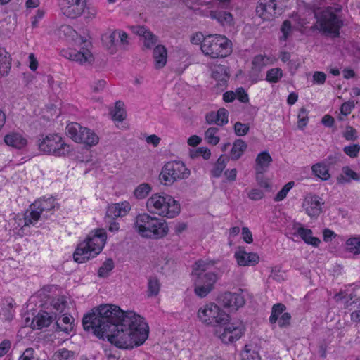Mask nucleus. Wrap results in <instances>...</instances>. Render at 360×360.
<instances>
[{
    "label": "nucleus",
    "instance_id": "obj_35",
    "mask_svg": "<svg viewBox=\"0 0 360 360\" xmlns=\"http://www.w3.org/2000/svg\"><path fill=\"white\" fill-rule=\"evenodd\" d=\"M148 296L155 297L157 296L160 292V283L156 276H151L148 279Z\"/></svg>",
    "mask_w": 360,
    "mask_h": 360
},
{
    "label": "nucleus",
    "instance_id": "obj_63",
    "mask_svg": "<svg viewBox=\"0 0 360 360\" xmlns=\"http://www.w3.org/2000/svg\"><path fill=\"white\" fill-rule=\"evenodd\" d=\"M264 195L263 191L258 188H253L248 193L249 198L252 200H259L262 199Z\"/></svg>",
    "mask_w": 360,
    "mask_h": 360
},
{
    "label": "nucleus",
    "instance_id": "obj_62",
    "mask_svg": "<svg viewBox=\"0 0 360 360\" xmlns=\"http://www.w3.org/2000/svg\"><path fill=\"white\" fill-rule=\"evenodd\" d=\"M326 79V75L320 71H316L314 73L313 75V82L314 83L323 84L325 83Z\"/></svg>",
    "mask_w": 360,
    "mask_h": 360
},
{
    "label": "nucleus",
    "instance_id": "obj_59",
    "mask_svg": "<svg viewBox=\"0 0 360 360\" xmlns=\"http://www.w3.org/2000/svg\"><path fill=\"white\" fill-rule=\"evenodd\" d=\"M106 86L105 79H98L91 84V89L94 93H98L104 89Z\"/></svg>",
    "mask_w": 360,
    "mask_h": 360
},
{
    "label": "nucleus",
    "instance_id": "obj_56",
    "mask_svg": "<svg viewBox=\"0 0 360 360\" xmlns=\"http://www.w3.org/2000/svg\"><path fill=\"white\" fill-rule=\"evenodd\" d=\"M344 174L349 177L348 179L345 180L346 182H349L350 179H353L356 181H360V174L353 171L349 167L346 166L342 168Z\"/></svg>",
    "mask_w": 360,
    "mask_h": 360
},
{
    "label": "nucleus",
    "instance_id": "obj_15",
    "mask_svg": "<svg viewBox=\"0 0 360 360\" xmlns=\"http://www.w3.org/2000/svg\"><path fill=\"white\" fill-rule=\"evenodd\" d=\"M277 4L271 0H259L256 7V14L264 21L273 20L277 15Z\"/></svg>",
    "mask_w": 360,
    "mask_h": 360
},
{
    "label": "nucleus",
    "instance_id": "obj_64",
    "mask_svg": "<svg viewBox=\"0 0 360 360\" xmlns=\"http://www.w3.org/2000/svg\"><path fill=\"white\" fill-rule=\"evenodd\" d=\"M11 341L8 340H3L0 344V357L6 354L11 348Z\"/></svg>",
    "mask_w": 360,
    "mask_h": 360
},
{
    "label": "nucleus",
    "instance_id": "obj_54",
    "mask_svg": "<svg viewBox=\"0 0 360 360\" xmlns=\"http://www.w3.org/2000/svg\"><path fill=\"white\" fill-rule=\"evenodd\" d=\"M144 38V46L147 49H151L158 42V37L153 34L150 31L147 32Z\"/></svg>",
    "mask_w": 360,
    "mask_h": 360
},
{
    "label": "nucleus",
    "instance_id": "obj_31",
    "mask_svg": "<svg viewBox=\"0 0 360 360\" xmlns=\"http://www.w3.org/2000/svg\"><path fill=\"white\" fill-rule=\"evenodd\" d=\"M345 250L354 255L360 254V236L349 238L345 242Z\"/></svg>",
    "mask_w": 360,
    "mask_h": 360
},
{
    "label": "nucleus",
    "instance_id": "obj_26",
    "mask_svg": "<svg viewBox=\"0 0 360 360\" xmlns=\"http://www.w3.org/2000/svg\"><path fill=\"white\" fill-rule=\"evenodd\" d=\"M248 148L247 143L242 139H236L232 146L229 160H237L243 155Z\"/></svg>",
    "mask_w": 360,
    "mask_h": 360
},
{
    "label": "nucleus",
    "instance_id": "obj_47",
    "mask_svg": "<svg viewBox=\"0 0 360 360\" xmlns=\"http://www.w3.org/2000/svg\"><path fill=\"white\" fill-rule=\"evenodd\" d=\"M294 184V181L287 183L274 197V201L279 202L283 200L286 197L289 191L293 187Z\"/></svg>",
    "mask_w": 360,
    "mask_h": 360
},
{
    "label": "nucleus",
    "instance_id": "obj_57",
    "mask_svg": "<svg viewBox=\"0 0 360 360\" xmlns=\"http://www.w3.org/2000/svg\"><path fill=\"white\" fill-rule=\"evenodd\" d=\"M291 320V315L290 313H283L278 319V326L281 328H285L290 326Z\"/></svg>",
    "mask_w": 360,
    "mask_h": 360
},
{
    "label": "nucleus",
    "instance_id": "obj_51",
    "mask_svg": "<svg viewBox=\"0 0 360 360\" xmlns=\"http://www.w3.org/2000/svg\"><path fill=\"white\" fill-rule=\"evenodd\" d=\"M343 151L350 158H356L360 151V146L359 144L346 146L344 147Z\"/></svg>",
    "mask_w": 360,
    "mask_h": 360
},
{
    "label": "nucleus",
    "instance_id": "obj_14",
    "mask_svg": "<svg viewBox=\"0 0 360 360\" xmlns=\"http://www.w3.org/2000/svg\"><path fill=\"white\" fill-rule=\"evenodd\" d=\"M224 328L223 332L220 333L219 337L222 342L225 344L232 343L239 340L244 334L245 328L240 323L236 326L234 323H227Z\"/></svg>",
    "mask_w": 360,
    "mask_h": 360
},
{
    "label": "nucleus",
    "instance_id": "obj_29",
    "mask_svg": "<svg viewBox=\"0 0 360 360\" xmlns=\"http://www.w3.org/2000/svg\"><path fill=\"white\" fill-rule=\"evenodd\" d=\"M229 161V155H221L211 170L212 176L214 178L220 177Z\"/></svg>",
    "mask_w": 360,
    "mask_h": 360
},
{
    "label": "nucleus",
    "instance_id": "obj_22",
    "mask_svg": "<svg viewBox=\"0 0 360 360\" xmlns=\"http://www.w3.org/2000/svg\"><path fill=\"white\" fill-rule=\"evenodd\" d=\"M153 58L155 69H162L166 65L167 51L163 45H158L154 48Z\"/></svg>",
    "mask_w": 360,
    "mask_h": 360
},
{
    "label": "nucleus",
    "instance_id": "obj_44",
    "mask_svg": "<svg viewBox=\"0 0 360 360\" xmlns=\"http://www.w3.org/2000/svg\"><path fill=\"white\" fill-rule=\"evenodd\" d=\"M114 268L113 260L110 258L107 259L102 266L98 269V276L101 278L108 276L109 272Z\"/></svg>",
    "mask_w": 360,
    "mask_h": 360
},
{
    "label": "nucleus",
    "instance_id": "obj_38",
    "mask_svg": "<svg viewBox=\"0 0 360 360\" xmlns=\"http://www.w3.org/2000/svg\"><path fill=\"white\" fill-rule=\"evenodd\" d=\"M285 309V305L282 303H277L274 304L271 309V314L269 317L270 323H275L280 318L279 316L283 314Z\"/></svg>",
    "mask_w": 360,
    "mask_h": 360
},
{
    "label": "nucleus",
    "instance_id": "obj_6",
    "mask_svg": "<svg viewBox=\"0 0 360 360\" xmlns=\"http://www.w3.org/2000/svg\"><path fill=\"white\" fill-rule=\"evenodd\" d=\"M56 209H58V204L53 197L34 201L25 214V226L34 225L39 219H49Z\"/></svg>",
    "mask_w": 360,
    "mask_h": 360
},
{
    "label": "nucleus",
    "instance_id": "obj_41",
    "mask_svg": "<svg viewBox=\"0 0 360 360\" xmlns=\"http://www.w3.org/2000/svg\"><path fill=\"white\" fill-rule=\"evenodd\" d=\"M151 189L152 188L149 184L143 183L136 188L134 195L138 199H143L149 194Z\"/></svg>",
    "mask_w": 360,
    "mask_h": 360
},
{
    "label": "nucleus",
    "instance_id": "obj_3",
    "mask_svg": "<svg viewBox=\"0 0 360 360\" xmlns=\"http://www.w3.org/2000/svg\"><path fill=\"white\" fill-rule=\"evenodd\" d=\"M106 238L104 229L91 231L86 239L77 246L73 254L74 260L77 263H83L95 257L103 250Z\"/></svg>",
    "mask_w": 360,
    "mask_h": 360
},
{
    "label": "nucleus",
    "instance_id": "obj_25",
    "mask_svg": "<svg viewBox=\"0 0 360 360\" xmlns=\"http://www.w3.org/2000/svg\"><path fill=\"white\" fill-rule=\"evenodd\" d=\"M297 233L304 243L308 245L318 247L321 243V240L319 238L312 236V231L309 229L301 226L297 229Z\"/></svg>",
    "mask_w": 360,
    "mask_h": 360
},
{
    "label": "nucleus",
    "instance_id": "obj_24",
    "mask_svg": "<svg viewBox=\"0 0 360 360\" xmlns=\"http://www.w3.org/2000/svg\"><path fill=\"white\" fill-rule=\"evenodd\" d=\"M82 136H77V143H84L88 146H96L99 141L98 136L92 130L83 127Z\"/></svg>",
    "mask_w": 360,
    "mask_h": 360
},
{
    "label": "nucleus",
    "instance_id": "obj_21",
    "mask_svg": "<svg viewBox=\"0 0 360 360\" xmlns=\"http://www.w3.org/2000/svg\"><path fill=\"white\" fill-rule=\"evenodd\" d=\"M5 143L16 149H22L27 144V139L20 134L13 132L4 136Z\"/></svg>",
    "mask_w": 360,
    "mask_h": 360
},
{
    "label": "nucleus",
    "instance_id": "obj_45",
    "mask_svg": "<svg viewBox=\"0 0 360 360\" xmlns=\"http://www.w3.org/2000/svg\"><path fill=\"white\" fill-rule=\"evenodd\" d=\"M297 127L298 129L303 130L304 128L307 125L309 121L308 111L304 107H302L297 115Z\"/></svg>",
    "mask_w": 360,
    "mask_h": 360
},
{
    "label": "nucleus",
    "instance_id": "obj_58",
    "mask_svg": "<svg viewBox=\"0 0 360 360\" xmlns=\"http://www.w3.org/2000/svg\"><path fill=\"white\" fill-rule=\"evenodd\" d=\"M236 98H237L241 103H247L249 101V97L247 92L243 87L236 89Z\"/></svg>",
    "mask_w": 360,
    "mask_h": 360
},
{
    "label": "nucleus",
    "instance_id": "obj_27",
    "mask_svg": "<svg viewBox=\"0 0 360 360\" xmlns=\"http://www.w3.org/2000/svg\"><path fill=\"white\" fill-rule=\"evenodd\" d=\"M11 68V58L4 49H0V76L8 74Z\"/></svg>",
    "mask_w": 360,
    "mask_h": 360
},
{
    "label": "nucleus",
    "instance_id": "obj_46",
    "mask_svg": "<svg viewBox=\"0 0 360 360\" xmlns=\"http://www.w3.org/2000/svg\"><path fill=\"white\" fill-rule=\"evenodd\" d=\"M218 126H224L228 123L229 112L224 108H219L216 112Z\"/></svg>",
    "mask_w": 360,
    "mask_h": 360
},
{
    "label": "nucleus",
    "instance_id": "obj_39",
    "mask_svg": "<svg viewBox=\"0 0 360 360\" xmlns=\"http://www.w3.org/2000/svg\"><path fill=\"white\" fill-rule=\"evenodd\" d=\"M124 103L118 101L115 103V109L112 112V119L115 121L122 122L126 117V112L123 108Z\"/></svg>",
    "mask_w": 360,
    "mask_h": 360
},
{
    "label": "nucleus",
    "instance_id": "obj_49",
    "mask_svg": "<svg viewBox=\"0 0 360 360\" xmlns=\"http://www.w3.org/2000/svg\"><path fill=\"white\" fill-rule=\"evenodd\" d=\"M67 300L64 296L58 297L56 299H54L52 302V304L53 308L58 312H63L66 306H67Z\"/></svg>",
    "mask_w": 360,
    "mask_h": 360
},
{
    "label": "nucleus",
    "instance_id": "obj_55",
    "mask_svg": "<svg viewBox=\"0 0 360 360\" xmlns=\"http://www.w3.org/2000/svg\"><path fill=\"white\" fill-rule=\"evenodd\" d=\"M343 137L347 141H355L358 138L357 131L353 127L347 125L343 133Z\"/></svg>",
    "mask_w": 360,
    "mask_h": 360
},
{
    "label": "nucleus",
    "instance_id": "obj_53",
    "mask_svg": "<svg viewBox=\"0 0 360 360\" xmlns=\"http://www.w3.org/2000/svg\"><path fill=\"white\" fill-rule=\"evenodd\" d=\"M341 156L342 154L340 153H335L334 154L328 155L323 162L330 169L340 161Z\"/></svg>",
    "mask_w": 360,
    "mask_h": 360
},
{
    "label": "nucleus",
    "instance_id": "obj_37",
    "mask_svg": "<svg viewBox=\"0 0 360 360\" xmlns=\"http://www.w3.org/2000/svg\"><path fill=\"white\" fill-rule=\"evenodd\" d=\"M214 264L215 262L213 260H198L195 262L192 274H198L201 271L208 272L209 267L214 266Z\"/></svg>",
    "mask_w": 360,
    "mask_h": 360
},
{
    "label": "nucleus",
    "instance_id": "obj_16",
    "mask_svg": "<svg viewBox=\"0 0 360 360\" xmlns=\"http://www.w3.org/2000/svg\"><path fill=\"white\" fill-rule=\"evenodd\" d=\"M219 301L226 308L237 310L245 304V299L242 294L225 292L219 297Z\"/></svg>",
    "mask_w": 360,
    "mask_h": 360
},
{
    "label": "nucleus",
    "instance_id": "obj_18",
    "mask_svg": "<svg viewBox=\"0 0 360 360\" xmlns=\"http://www.w3.org/2000/svg\"><path fill=\"white\" fill-rule=\"evenodd\" d=\"M130 210V205L127 202L115 203L108 207L105 219L115 220L119 217H123Z\"/></svg>",
    "mask_w": 360,
    "mask_h": 360
},
{
    "label": "nucleus",
    "instance_id": "obj_33",
    "mask_svg": "<svg viewBox=\"0 0 360 360\" xmlns=\"http://www.w3.org/2000/svg\"><path fill=\"white\" fill-rule=\"evenodd\" d=\"M242 360H261L260 356L256 347L251 345H246L241 353Z\"/></svg>",
    "mask_w": 360,
    "mask_h": 360
},
{
    "label": "nucleus",
    "instance_id": "obj_34",
    "mask_svg": "<svg viewBox=\"0 0 360 360\" xmlns=\"http://www.w3.org/2000/svg\"><path fill=\"white\" fill-rule=\"evenodd\" d=\"M257 167L259 171H262L264 167H268L272 162V158L267 151L261 152L256 158Z\"/></svg>",
    "mask_w": 360,
    "mask_h": 360
},
{
    "label": "nucleus",
    "instance_id": "obj_43",
    "mask_svg": "<svg viewBox=\"0 0 360 360\" xmlns=\"http://www.w3.org/2000/svg\"><path fill=\"white\" fill-rule=\"evenodd\" d=\"M117 30L113 31L108 37L106 46L110 50L111 53H114L117 51V46H119V39H117Z\"/></svg>",
    "mask_w": 360,
    "mask_h": 360
},
{
    "label": "nucleus",
    "instance_id": "obj_28",
    "mask_svg": "<svg viewBox=\"0 0 360 360\" xmlns=\"http://www.w3.org/2000/svg\"><path fill=\"white\" fill-rule=\"evenodd\" d=\"M212 77L219 82L218 85L221 86H224L229 78L226 68L222 65H217L213 69Z\"/></svg>",
    "mask_w": 360,
    "mask_h": 360
},
{
    "label": "nucleus",
    "instance_id": "obj_9",
    "mask_svg": "<svg viewBox=\"0 0 360 360\" xmlns=\"http://www.w3.org/2000/svg\"><path fill=\"white\" fill-rule=\"evenodd\" d=\"M191 175V171L181 161H169L162 168L159 179L165 186H171L175 181L186 179Z\"/></svg>",
    "mask_w": 360,
    "mask_h": 360
},
{
    "label": "nucleus",
    "instance_id": "obj_7",
    "mask_svg": "<svg viewBox=\"0 0 360 360\" xmlns=\"http://www.w3.org/2000/svg\"><path fill=\"white\" fill-rule=\"evenodd\" d=\"M231 41L224 35L205 37L201 43L202 53L212 58H224L232 52Z\"/></svg>",
    "mask_w": 360,
    "mask_h": 360
},
{
    "label": "nucleus",
    "instance_id": "obj_20",
    "mask_svg": "<svg viewBox=\"0 0 360 360\" xmlns=\"http://www.w3.org/2000/svg\"><path fill=\"white\" fill-rule=\"evenodd\" d=\"M74 321L75 319L72 316H69L66 314L63 315L56 320L54 324L55 332L62 331L66 334H70L74 328Z\"/></svg>",
    "mask_w": 360,
    "mask_h": 360
},
{
    "label": "nucleus",
    "instance_id": "obj_17",
    "mask_svg": "<svg viewBox=\"0 0 360 360\" xmlns=\"http://www.w3.org/2000/svg\"><path fill=\"white\" fill-rule=\"evenodd\" d=\"M237 263L240 266H255L258 264L259 257L257 253L247 252L244 248L239 247L234 254Z\"/></svg>",
    "mask_w": 360,
    "mask_h": 360
},
{
    "label": "nucleus",
    "instance_id": "obj_11",
    "mask_svg": "<svg viewBox=\"0 0 360 360\" xmlns=\"http://www.w3.org/2000/svg\"><path fill=\"white\" fill-rule=\"evenodd\" d=\"M194 278V292L200 297H205L214 289V285L218 280V276L214 272L201 271L192 274Z\"/></svg>",
    "mask_w": 360,
    "mask_h": 360
},
{
    "label": "nucleus",
    "instance_id": "obj_10",
    "mask_svg": "<svg viewBox=\"0 0 360 360\" xmlns=\"http://www.w3.org/2000/svg\"><path fill=\"white\" fill-rule=\"evenodd\" d=\"M38 146L40 151L56 157L65 156L70 151V146L57 134L46 135Z\"/></svg>",
    "mask_w": 360,
    "mask_h": 360
},
{
    "label": "nucleus",
    "instance_id": "obj_23",
    "mask_svg": "<svg viewBox=\"0 0 360 360\" xmlns=\"http://www.w3.org/2000/svg\"><path fill=\"white\" fill-rule=\"evenodd\" d=\"M13 299H4L0 302V319L10 321L13 319V308L14 306Z\"/></svg>",
    "mask_w": 360,
    "mask_h": 360
},
{
    "label": "nucleus",
    "instance_id": "obj_36",
    "mask_svg": "<svg viewBox=\"0 0 360 360\" xmlns=\"http://www.w3.org/2000/svg\"><path fill=\"white\" fill-rule=\"evenodd\" d=\"M62 11L67 17L70 18H76L83 13L84 10L82 9L81 6H75L70 4L68 6L63 7L62 8Z\"/></svg>",
    "mask_w": 360,
    "mask_h": 360
},
{
    "label": "nucleus",
    "instance_id": "obj_30",
    "mask_svg": "<svg viewBox=\"0 0 360 360\" xmlns=\"http://www.w3.org/2000/svg\"><path fill=\"white\" fill-rule=\"evenodd\" d=\"M329 169H330L323 161L311 167V170L314 175L323 181H326L330 178Z\"/></svg>",
    "mask_w": 360,
    "mask_h": 360
},
{
    "label": "nucleus",
    "instance_id": "obj_19",
    "mask_svg": "<svg viewBox=\"0 0 360 360\" xmlns=\"http://www.w3.org/2000/svg\"><path fill=\"white\" fill-rule=\"evenodd\" d=\"M56 319V314H51L46 311H39L32 319L31 326L33 329L40 330L48 327Z\"/></svg>",
    "mask_w": 360,
    "mask_h": 360
},
{
    "label": "nucleus",
    "instance_id": "obj_60",
    "mask_svg": "<svg viewBox=\"0 0 360 360\" xmlns=\"http://www.w3.org/2000/svg\"><path fill=\"white\" fill-rule=\"evenodd\" d=\"M354 108L353 102H345L340 107V112L344 116H347L351 113L352 109Z\"/></svg>",
    "mask_w": 360,
    "mask_h": 360
},
{
    "label": "nucleus",
    "instance_id": "obj_2",
    "mask_svg": "<svg viewBox=\"0 0 360 360\" xmlns=\"http://www.w3.org/2000/svg\"><path fill=\"white\" fill-rule=\"evenodd\" d=\"M134 228L141 237L151 239L162 238L169 232L168 224L165 219L152 217L147 213L136 216Z\"/></svg>",
    "mask_w": 360,
    "mask_h": 360
},
{
    "label": "nucleus",
    "instance_id": "obj_8",
    "mask_svg": "<svg viewBox=\"0 0 360 360\" xmlns=\"http://www.w3.org/2000/svg\"><path fill=\"white\" fill-rule=\"evenodd\" d=\"M198 318L204 324L214 327L224 326L230 321V316L214 302L206 304L198 309Z\"/></svg>",
    "mask_w": 360,
    "mask_h": 360
},
{
    "label": "nucleus",
    "instance_id": "obj_61",
    "mask_svg": "<svg viewBox=\"0 0 360 360\" xmlns=\"http://www.w3.org/2000/svg\"><path fill=\"white\" fill-rule=\"evenodd\" d=\"M252 64L254 68L260 70L261 68L265 65L264 57L262 55H257L254 57Z\"/></svg>",
    "mask_w": 360,
    "mask_h": 360
},
{
    "label": "nucleus",
    "instance_id": "obj_32",
    "mask_svg": "<svg viewBox=\"0 0 360 360\" xmlns=\"http://www.w3.org/2000/svg\"><path fill=\"white\" fill-rule=\"evenodd\" d=\"M83 127L77 122H72L68 124L66 127L67 134L75 142L77 143V136H82Z\"/></svg>",
    "mask_w": 360,
    "mask_h": 360
},
{
    "label": "nucleus",
    "instance_id": "obj_52",
    "mask_svg": "<svg viewBox=\"0 0 360 360\" xmlns=\"http://www.w3.org/2000/svg\"><path fill=\"white\" fill-rule=\"evenodd\" d=\"M192 158L202 156L205 160H208L211 156L210 150L207 147H199L195 152L191 154Z\"/></svg>",
    "mask_w": 360,
    "mask_h": 360
},
{
    "label": "nucleus",
    "instance_id": "obj_48",
    "mask_svg": "<svg viewBox=\"0 0 360 360\" xmlns=\"http://www.w3.org/2000/svg\"><path fill=\"white\" fill-rule=\"evenodd\" d=\"M234 132L238 136L246 135L250 131L248 124H243L240 122H236L234 124Z\"/></svg>",
    "mask_w": 360,
    "mask_h": 360
},
{
    "label": "nucleus",
    "instance_id": "obj_4",
    "mask_svg": "<svg viewBox=\"0 0 360 360\" xmlns=\"http://www.w3.org/2000/svg\"><path fill=\"white\" fill-rule=\"evenodd\" d=\"M148 212L167 218H174L181 210L180 204L165 193L153 194L146 202Z\"/></svg>",
    "mask_w": 360,
    "mask_h": 360
},
{
    "label": "nucleus",
    "instance_id": "obj_50",
    "mask_svg": "<svg viewBox=\"0 0 360 360\" xmlns=\"http://www.w3.org/2000/svg\"><path fill=\"white\" fill-rule=\"evenodd\" d=\"M257 171V176H256V180L258 183V184L262 187L267 191L271 190V185L269 183V181L264 178L263 175V171H259L258 168H256Z\"/></svg>",
    "mask_w": 360,
    "mask_h": 360
},
{
    "label": "nucleus",
    "instance_id": "obj_5",
    "mask_svg": "<svg viewBox=\"0 0 360 360\" xmlns=\"http://www.w3.org/2000/svg\"><path fill=\"white\" fill-rule=\"evenodd\" d=\"M316 24L313 27L321 31L324 35L332 38L339 37L340 30L343 21L334 13L332 7L314 11Z\"/></svg>",
    "mask_w": 360,
    "mask_h": 360
},
{
    "label": "nucleus",
    "instance_id": "obj_12",
    "mask_svg": "<svg viewBox=\"0 0 360 360\" xmlns=\"http://www.w3.org/2000/svg\"><path fill=\"white\" fill-rule=\"evenodd\" d=\"M61 53L65 58L77 62L81 65H89L94 60L92 53L85 47L81 48L80 51L75 49L63 50Z\"/></svg>",
    "mask_w": 360,
    "mask_h": 360
},
{
    "label": "nucleus",
    "instance_id": "obj_42",
    "mask_svg": "<svg viewBox=\"0 0 360 360\" xmlns=\"http://www.w3.org/2000/svg\"><path fill=\"white\" fill-rule=\"evenodd\" d=\"M282 77V70L279 68H274L267 71L266 80L270 83H277Z\"/></svg>",
    "mask_w": 360,
    "mask_h": 360
},
{
    "label": "nucleus",
    "instance_id": "obj_40",
    "mask_svg": "<svg viewBox=\"0 0 360 360\" xmlns=\"http://www.w3.org/2000/svg\"><path fill=\"white\" fill-rule=\"evenodd\" d=\"M218 131L217 127H210L207 129L205 136L208 143L215 146L219 142L220 138L217 135Z\"/></svg>",
    "mask_w": 360,
    "mask_h": 360
},
{
    "label": "nucleus",
    "instance_id": "obj_13",
    "mask_svg": "<svg viewBox=\"0 0 360 360\" xmlns=\"http://www.w3.org/2000/svg\"><path fill=\"white\" fill-rule=\"evenodd\" d=\"M322 198L316 195H308L305 197L302 202V207L306 214L311 219H316L322 212V205H323Z\"/></svg>",
    "mask_w": 360,
    "mask_h": 360
},
{
    "label": "nucleus",
    "instance_id": "obj_1",
    "mask_svg": "<svg viewBox=\"0 0 360 360\" xmlns=\"http://www.w3.org/2000/svg\"><path fill=\"white\" fill-rule=\"evenodd\" d=\"M84 330H92L99 338L124 349H132L147 340L149 327L144 319L133 311H122L113 304H101L82 319Z\"/></svg>",
    "mask_w": 360,
    "mask_h": 360
}]
</instances>
